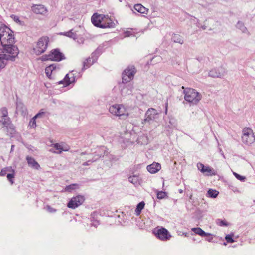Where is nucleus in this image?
Instances as JSON below:
<instances>
[{"label": "nucleus", "mask_w": 255, "mask_h": 255, "mask_svg": "<svg viewBox=\"0 0 255 255\" xmlns=\"http://www.w3.org/2000/svg\"><path fill=\"white\" fill-rule=\"evenodd\" d=\"M32 10L36 14L45 15L48 11L47 8L43 5H35L33 6Z\"/></svg>", "instance_id": "412c9836"}, {"label": "nucleus", "mask_w": 255, "mask_h": 255, "mask_svg": "<svg viewBox=\"0 0 255 255\" xmlns=\"http://www.w3.org/2000/svg\"><path fill=\"white\" fill-rule=\"evenodd\" d=\"M7 172L14 173V170L11 167H7L2 169L0 172V176H4Z\"/></svg>", "instance_id": "f704fd0d"}, {"label": "nucleus", "mask_w": 255, "mask_h": 255, "mask_svg": "<svg viewBox=\"0 0 255 255\" xmlns=\"http://www.w3.org/2000/svg\"><path fill=\"white\" fill-rule=\"evenodd\" d=\"M225 239L228 243H233L234 242V240L232 238V237L230 235H227L225 237Z\"/></svg>", "instance_id": "a18cd8bd"}, {"label": "nucleus", "mask_w": 255, "mask_h": 255, "mask_svg": "<svg viewBox=\"0 0 255 255\" xmlns=\"http://www.w3.org/2000/svg\"><path fill=\"white\" fill-rule=\"evenodd\" d=\"M172 41L175 43H178L179 44L183 43V40L181 36L178 34H174L172 37Z\"/></svg>", "instance_id": "473e14b6"}, {"label": "nucleus", "mask_w": 255, "mask_h": 255, "mask_svg": "<svg viewBox=\"0 0 255 255\" xmlns=\"http://www.w3.org/2000/svg\"><path fill=\"white\" fill-rule=\"evenodd\" d=\"M51 146L53 148L51 149L50 151L56 154H60L62 151H67L69 150V147L64 144L55 143Z\"/></svg>", "instance_id": "4468645a"}, {"label": "nucleus", "mask_w": 255, "mask_h": 255, "mask_svg": "<svg viewBox=\"0 0 255 255\" xmlns=\"http://www.w3.org/2000/svg\"><path fill=\"white\" fill-rule=\"evenodd\" d=\"M75 74L73 71L69 72L65 77L63 80L58 82L59 84H63L64 87L70 85V84L73 83L75 81Z\"/></svg>", "instance_id": "ddd939ff"}, {"label": "nucleus", "mask_w": 255, "mask_h": 255, "mask_svg": "<svg viewBox=\"0 0 255 255\" xmlns=\"http://www.w3.org/2000/svg\"><path fill=\"white\" fill-rule=\"evenodd\" d=\"M135 36L134 33L131 29L126 30V31H124V32L123 37L125 38L128 37H130V36Z\"/></svg>", "instance_id": "e433bc0d"}, {"label": "nucleus", "mask_w": 255, "mask_h": 255, "mask_svg": "<svg viewBox=\"0 0 255 255\" xmlns=\"http://www.w3.org/2000/svg\"><path fill=\"white\" fill-rule=\"evenodd\" d=\"M11 18L17 23L22 25V21L19 19V17L18 16L15 15H12L11 16Z\"/></svg>", "instance_id": "ea45409f"}, {"label": "nucleus", "mask_w": 255, "mask_h": 255, "mask_svg": "<svg viewBox=\"0 0 255 255\" xmlns=\"http://www.w3.org/2000/svg\"><path fill=\"white\" fill-rule=\"evenodd\" d=\"M117 21L114 22L108 15H105L101 25L102 28H112L116 27Z\"/></svg>", "instance_id": "2eb2a0df"}, {"label": "nucleus", "mask_w": 255, "mask_h": 255, "mask_svg": "<svg viewBox=\"0 0 255 255\" xmlns=\"http://www.w3.org/2000/svg\"><path fill=\"white\" fill-rule=\"evenodd\" d=\"M26 160L27 161L28 165L31 167L37 170L40 169V165L37 162L35 161L33 158L30 156H27Z\"/></svg>", "instance_id": "5701e85b"}, {"label": "nucleus", "mask_w": 255, "mask_h": 255, "mask_svg": "<svg viewBox=\"0 0 255 255\" xmlns=\"http://www.w3.org/2000/svg\"><path fill=\"white\" fill-rule=\"evenodd\" d=\"M166 196V193L163 191H159L157 194V198L159 199H163Z\"/></svg>", "instance_id": "79ce46f5"}, {"label": "nucleus", "mask_w": 255, "mask_h": 255, "mask_svg": "<svg viewBox=\"0 0 255 255\" xmlns=\"http://www.w3.org/2000/svg\"><path fill=\"white\" fill-rule=\"evenodd\" d=\"M0 45L13 44L14 38L12 31L5 25L0 26Z\"/></svg>", "instance_id": "f03ea898"}, {"label": "nucleus", "mask_w": 255, "mask_h": 255, "mask_svg": "<svg viewBox=\"0 0 255 255\" xmlns=\"http://www.w3.org/2000/svg\"><path fill=\"white\" fill-rule=\"evenodd\" d=\"M14 147V145H12V146H11V151H12V150H13Z\"/></svg>", "instance_id": "603ef678"}, {"label": "nucleus", "mask_w": 255, "mask_h": 255, "mask_svg": "<svg viewBox=\"0 0 255 255\" xmlns=\"http://www.w3.org/2000/svg\"><path fill=\"white\" fill-rule=\"evenodd\" d=\"M2 117H8V112L6 108H2L1 110Z\"/></svg>", "instance_id": "c03bdc74"}, {"label": "nucleus", "mask_w": 255, "mask_h": 255, "mask_svg": "<svg viewBox=\"0 0 255 255\" xmlns=\"http://www.w3.org/2000/svg\"><path fill=\"white\" fill-rule=\"evenodd\" d=\"M146 141L144 142L143 143V142L141 143V144H146Z\"/></svg>", "instance_id": "864d4df0"}, {"label": "nucleus", "mask_w": 255, "mask_h": 255, "mask_svg": "<svg viewBox=\"0 0 255 255\" xmlns=\"http://www.w3.org/2000/svg\"><path fill=\"white\" fill-rule=\"evenodd\" d=\"M206 240L208 241V242H212L213 238L212 237H207L206 238Z\"/></svg>", "instance_id": "09e8293b"}, {"label": "nucleus", "mask_w": 255, "mask_h": 255, "mask_svg": "<svg viewBox=\"0 0 255 255\" xmlns=\"http://www.w3.org/2000/svg\"><path fill=\"white\" fill-rule=\"evenodd\" d=\"M225 74V70L222 67L212 69L208 73L209 76L213 78L221 77L223 76Z\"/></svg>", "instance_id": "6ab92c4d"}, {"label": "nucleus", "mask_w": 255, "mask_h": 255, "mask_svg": "<svg viewBox=\"0 0 255 255\" xmlns=\"http://www.w3.org/2000/svg\"><path fill=\"white\" fill-rule=\"evenodd\" d=\"M44 114V112L41 110L38 113H37L35 116V118L37 119L40 118Z\"/></svg>", "instance_id": "de8ad7c7"}, {"label": "nucleus", "mask_w": 255, "mask_h": 255, "mask_svg": "<svg viewBox=\"0 0 255 255\" xmlns=\"http://www.w3.org/2000/svg\"><path fill=\"white\" fill-rule=\"evenodd\" d=\"M128 181L130 183L137 186L139 184V177L138 175L130 176L128 178Z\"/></svg>", "instance_id": "cd10ccee"}, {"label": "nucleus", "mask_w": 255, "mask_h": 255, "mask_svg": "<svg viewBox=\"0 0 255 255\" xmlns=\"http://www.w3.org/2000/svg\"><path fill=\"white\" fill-rule=\"evenodd\" d=\"M18 53V48L13 44L0 45V69L5 66L8 61H14Z\"/></svg>", "instance_id": "f257e3e1"}, {"label": "nucleus", "mask_w": 255, "mask_h": 255, "mask_svg": "<svg viewBox=\"0 0 255 255\" xmlns=\"http://www.w3.org/2000/svg\"><path fill=\"white\" fill-rule=\"evenodd\" d=\"M233 174L238 180L242 182H244L245 181L246 177L245 176H241L235 172H233Z\"/></svg>", "instance_id": "4c0bfd02"}, {"label": "nucleus", "mask_w": 255, "mask_h": 255, "mask_svg": "<svg viewBox=\"0 0 255 255\" xmlns=\"http://www.w3.org/2000/svg\"><path fill=\"white\" fill-rule=\"evenodd\" d=\"M216 224L220 226L227 227L229 225V223L225 220L218 219L216 221Z\"/></svg>", "instance_id": "c9c22d12"}, {"label": "nucleus", "mask_w": 255, "mask_h": 255, "mask_svg": "<svg viewBox=\"0 0 255 255\" xmlns=\"http://www.w3.org/2000/svg\"><path fill=\"white\" fill-rule=\"evenodd\" d=\"M0 122L6 127H9L10 128L13 129V126L10 125V121L8 117H2Z\"/></svg>", "instance_id": "bb28decb"}, {"label": "nucleus", "mask_w": 255, "mask_h": 255, "mask_svg": "<svg viewBox=\"0 0 255 255\" xmlns=\"http://www.w3.org/2000/svg\"><path fill=\"white\" fill-rule=\"evenodd\" d=\"M197 167L199 170L207 176H213L216 175V172L209 166H205L201 163H198Z\"/></svg>", "instance_id": "f8f14e48"}, {"label": "nucleus", "mask_w": 255, "mask_h": 255, "mask_svg": "<svg viewBox=\"0 0 255 255\" xmlns=\"http://www.w3.org/2000/svg\"><path fill=\"white\" fill-rule=\"evenodd\" d=\"M99 157H100V156H98V157L94 158V159H93V160H92V161H91V160H88V161H87V162H85L83 163V165H84V166H87V165H90L92 162H94V161H96L97 160L98 158H99Z\"/></svg>", "instance_id": "49530a36"}, {"label": "nucleus", "mask_w": 255, "mask_h": 255, "mask_svg": "<svg viewBox=\"0 0 255 255\" xmlns=\"http://www.w3.org/2000/svg\"><path fill=\"white\" fill-rule=\"evenodd\" d=\"M17 111L23 116H25L27 114L26 108L22 104L18 105L17 107Z\"/></svg>", "instance_id": "c85d7f7f"}, {"label": "nucleus", "mask_w": 255, "mask_h": 255, "mask_svg": "<svg viewBox=\"0 0 255 255\" xmlns=\"http://www.w3.org/2000/svg\"><path fill=\"white\" fill-rule=\"evenodd\" d=\"M218 194H219V192L217 191V190H214L212 189H210L208 191L206 196L208 197L215 198L217 197V196H218Z\"/></svg>", "instance_id": "c756f323"}, {"label": "nucleus", "mask_w": 255, "mask_h": 255, "mask_svg": "<svg viewBox=\"0 0 255 255\" xmlns=\"http://www.w3.org/2000/svg\"><path fill=\"white\" fill-rule=\"evenodd\" d=\"M85 200L84 197L82 195H78L71 199L67 204V206L72 209H75L81 205Z\"/></svg>", "instance_id": "9b49d317"}, {"label": "nucleus", "mask_w": 255, "mask_h": 255, "mask_svg": "<svg viewBox=\"0 0 255 255\" xmlns=\"http://www.w3.org/2000/svg\"><path fill=\"white\" fill-rule=\"evenodd\" d=\"M109 112L121 119H126L129 116L128 109L122 104H114L109 107Z\"/></svg>", "instance_id": "20e7f679"}, {"label": "nucleus", "mask_w": 255, "mask_h": 255, "mask_svg": "<svg viewBox=\"0 0 255 255\" xmlns=\"http://www.w3.org/2000/svg\"><path fill=\"white\" fill-rule=\"evenodd\" d=\"M242 133V141L244 144L250 145L254 143L255 141V136L253 130L251 128H244Z\"/></svg>", "instance_id": "423d86ee"}, {"label": "nucleus", "mask_w": 255, "mask_h": 255, "mask_svg": "<svg viewBox=\"0 0 255 255\" xmlns=\"http://www.w3.org/2000/svg\"><path fill=\"white\" fill-rule=\"evenodd\" d=\"M134 8L137 12L141 14H147L148 11L147 8H145L140 4H135L134 6Z\"/></svg>", "instance_id": "a878e982"}, {"label": "nucleus", "mask_w": 255, "mask_h": 255, "mask_svg": "<svg viewBox=\"0 0 255 255\" xmlns=\"http://www.w3.org/2000/svg\"><path fill=\"white\" fill-rule=\"evenodd\" d=\"M120 89L121 95L123 96L130 95L132 93V86L130 84L121 83L120 84Z\"/></svg>", "instance_id": "a211bd4d"}, {"label": "nucleus", "mask_w": 255, "mask_h": 255, "mask_svg": "<svg viewBox=\"0 0 255 255\" xmlns=\"http://www.w3.org/2000/svg\"><path fill=\"white\" fill-rule=\"evenodd\" d=\"M179 192L180 193H183V190H182V189H179Z\"/></svg>", "instance_id": "3c124183"}, {"label": "nucleus", "mask_w": 255, "mask_h": 255, "mask_svg": "<svg viewBox=\"0 0 255 255\" xmlns=\"http://www.w3.org/2000/svg\"><path fill=\"white\" fill-rule=\"evenodd\" d=\"M192 231L194 232L196 234L199 235L201 236H211L212 234L209 233H206L204 232L201 228L197 227V228H193L191 229Z\"/></svg>", "instance_id": "393cba45"}, {"label": "nucleus", "mask_w": 255, "mask_h": 255, "mask_svg": "<svg viewBox=\"0 0 255 255\" xmlns=\"http://www.w3.org/2000/svg\"><path fill=\"white\" fill-rule=\"evenodd\" d=\"M36 118L34 117L32 118V119L30 121L29 123V126L31 128H34L36 126Z\"/></svg>", "instance_id": "58836bf2"}, {"label": "nucleus", "mask_w": 255, "mask_h": 255, "mask_svg": "<svg viewBox=\"0 0 255 255\" xmlns=\"http://www.w3.org/2000/svg\"><path fill=\"white\" fill-rule=\"evenodd\" d=\"M184 99L190 105H196L202 98L201 95L196 90L187 88L184 90Z\"/></svg>", "instance_id": "7ed1b4c3"}, {"label": "nucleus", "mask_w": 255, "mask_h": 255, "mask_svg": "<svg viewBox=\"0 0 255 255\" xmlns=\"http://www.w3.org/2000/svg\"><path fill=\"white\" fill-rule=\"evenodd\" d=\"M98 57L96 54L92 53L90 57L86 59L83 63L82 69H86L90 67L97 60Z\"/></svg>", "instance_id": "f3484780"}, {"label": "nucleus", "mask_w": 255, "mask_h": 255, "mask_svg": "<svg viewBox=\"0 0 255 255\" xmlns=\"http://www.w3.org/2000/svg\"><path fill=\"white\" fill-rule=\"evenodd\" d=\"M236 27L237 28L240 29L242 32L246 33L247 31V29L245 26L244 23L241 21H238L236 25Z\"/></svg>", "instance_id": "72a5a7b5"}, {"label": "nucleus", "mask_w": 255, "mask_h": 255, "mask_svg": "<svg viewBox=\"0 0 255 255\" xmlns=\"http://www.w3.org/2000/svg\"><path fill=\"white\" fill-rule=\"evenodd\" d=\"M160 164L157 162H153V163L147 166V170L151 174H155L161 169Z\"/></svg>", "instance_id": "4be33fe9"}, {"label": "nucleus", "mask_w": 255, "mask_h": 255, "mask_svg": "<svg viewBox=\"0 0 255 255\" xmlns=\"http://www.w3.org/2000/svg\"><path fill=\"white\" fill-rule=\"evenodd\" d=\"M136 73L135 68L133 66L128 67L125 70L123 74V81L128 82L133 79Z\"/></svg>", "instance_id": "9d476101"}, {"label": "nucleus", "mask_w": 255, "mask_h": 255, "mask_svg": "<svg viewBox=\"0 0 255 255\" xmlns=\"http://www.w3.org/2000/svg\"><path fill=\"white\" fill-rule=\"evenodd\" d=\"M104 17V15L103 14L95 13L91 17V21L95 26L101 28Z\"/></svg>", "instance_id": "aec40b11"}, {"label": "nucleus", "mask_w": 255, "mask_h": 255, "mask_svg": "<svg viewBox=\"0 0 255 255\" xmlns=\"http://www.w3.org/2000/svg\"><path fill=\"white\" fill-rule=\"evenodd\" d=\"M141 138V137H140L138 138L137 139V141L138 142V143H139L140 142V140ZM142 138L146 139V137H144V136H142Z\"/></svg>", "instance_id": "8fccbe9b"}, {"label": "nucleus", "mask_w": 255, "mask_h": 255, "mask_svg": "<svg viewBox=\"0 0 255 255\" xmlns=\"http://www.w3.org/2000/svg\"><path fill=\"white\" fill-rule=\"evenodd\" d=\"M7 179L11 183V184H13L14 181L13 180V178H14V174L12 172V173H9L7 175Z\"/></svg>", "instance_id": "37998d69"}, {"label": "nucleus", "mask_w": 255, "mask_h": 255, "mask_svg": "<svg viewBox=\"0 0 255 255\" xmlns=\"http://www.w3.org/2000/svg\"><path fill=\"white\" fill-rule=\"evenodd\" d=\"M56 70V65L55 64H53L46 68L45 73L48 77L50 78L51 75L53 73H55Z\"/></svg>", "instance_id": "b1692460"}, {"label": "nucleus", "mask_w": 255, "mask_h": 255, "mask_svg": "<svg viewBox=\"0 0 255 255\" xmlns=\"http://www.w3.org/2000/svg\"><path fill=\"white\" fill-rule=\"evenodd\" d=\"M61 35H63L69 38H72L74 40H76L77 42L79 44L84 43V38L82 36H79L75 32H73V30L64 33H60Z\"/></svg>", "instance_id": "dca6fc26"}, {"label": "nucleus", "mask_w": 255, "mask_h": 255, "mask_svg": "<svg viewBox=\"0 0 255 255\" xmlns=\"http://www.w3.org/2000/svg\"><path fill=\"white\" fill-rule=\"evenodd\" d=\"M153 233L158 239L162 241H168L172 237L169 231L162 227H156L154 229Z\"/></svg>", "instance_id": "0eeeda50"}, {"label": "nucleus", "mask_w": 255, "mask_h": 255, "mask_svg": "<svg viewBox=\"0 0 255 255\" xmlns=\"http://www.w3.org/2000/svg\"><path fill=\"white\" fill-rule=\"evenodd\" d=\"M160 113L154 108H150L147 110L145 114L144 122L151 123L153 122H157Z\"/></svg>", "instance_id": "1a4fd4ad"}, {"label": "nucleus", "mask_w": 255, "mask_h": 255, "mask_svg": "<svg viewBox=\"0 0 255 255\" xmlns=\"http://www.w3.org/2000/svg\"><path fill=\"white\" fill-rule=\"evenodd\" d=\"M45 209L49 213H55L56 212V209H55V208L51 207L49 205H47L45 207Z\"/></svg>", "instance_id": "a19ab883"}, {"label": "nucleus", "mask_w": 255, "mask_h": 255, "mask_svg": "<svg viewBox=\"0 0 255 255\" xmlns=\"http://www.w3.org/2000/svg\"><path fill=\"white\" fill-rule=\"evenodd\" d=\"M79 187V185L77 184H72L71 185L66 186L65 188V191L71 192L72 191L78 189Z\"/></svg>", "instance_id": "7c9ffc66"}, {"label": "nucleus", "mask_w": 255, "mask_h": 255, "mask_svg": "<svg viewBox=\"0 0 255 255\" xmlns=\"http://www.w3.org/2000/svg\"><path fill=\"white\" fill-rule=\"evenodd\" d=\"M144 206H145V203L143 201L140 202L139 203H138L137 204L136 208L135 211V214L137 216H139L142 210L144 207Z\"/></svg>", "instance_id": "2f4dec72"}, {"label": "nucleus", "mask_w": 255, "mask_h": 255, "mask_svg": "<svg viewBox=\"0 0 255 255\" xmlns=\"http://www.w3.org/2000/svg\"><path fill=\"white\" fill-rule=\"evenodd\" d=\"M64 58V55L58 49H54L48 55H45L41 57L42 61L52 60L60 61Z\"/></svg>", "instance_id": "6e6552de"}, {"label": "nucleus", "mask_w": 255, "mask_h": 255, "mask_svg": "<svg viewBox=\"0 0 255 255\" xmlns=\"http://www.w3.org/2000/svg\"><path fill=\"white\" fill-rule=\"evenodd\" d=\"M49 38L47 37H42L35 42L32 46V52L37 55L44 53L48 46Z\"/></svg>", "instance_id": "39448f33"}]
</instances>
